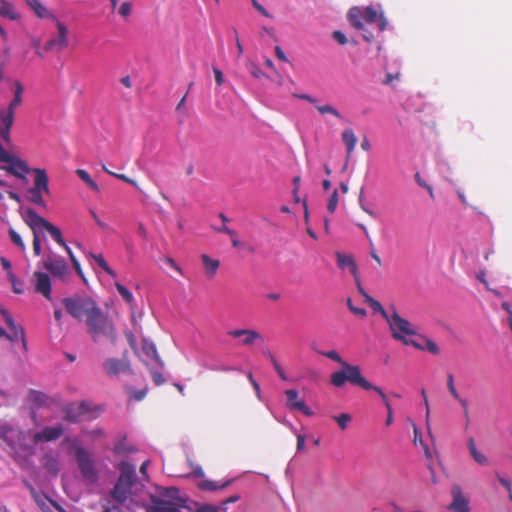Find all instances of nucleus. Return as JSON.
<instances>
[{
    "label": "nucleus",
    "instance_id": "f257e3e1",
    "mask_svg": "<svg viewBox=\"0 0 512 512\" xmlns=\"http://www.w3.org/2000/svg\"><path fill=\"white\" fill-rule=\"evenodd\" d=\"M120 477L112 492V497L119 503H125L128 508L133 505L143 504L138 499V493L142 489V485L136 482V468L128 462H121L119 466Z\"/></svg>",
    "mask_w": 512,
    "mask_h": 512
},
{
    "label": "nucleus",
    "instance_id": "f03ea898",
    "mask_svg": "<svg viewBox=\"0 0 512 512\" xmlns=\"http://www.w3.org/2000/svg\"><path fill=\"white\" fill-rule=\"evenodd\" d=\"M348 18L353 27L357 30L363 31V38L366 41H371L373 35L365 29L364 23H378L380 31H384L388 25L383 12L377 11L375 8L370 6L351 8L348 13Z\"/></svg>",
    "mask_w": 512,
    "mask_h": 512
},
{
    "label": "nucleus",
    "instance_id": "7ed1b4c3",
    "mask_svg": "<svg viewBox=\"0 0 512 512\" xmlns=\"http://www.w3.org/2000/svg\"><path fill=\"white\" fill-rule=\"evenodd\" d=\"M323 356L337 362L342 366V370L335 371L331 374L330 381L335 387H342L346 382L359 386L365 384V378L361 374L360 367L351 365L344 361L335 350L320 352Z\"/></svg>",
    "mask_w": 512,
    "mask_h": 512
},
{
    "label": "nucleus",
    "instance_id": "20e7f679",
    "mask_svg": "<svg viewBox=\"0 0 512 512\" xmlns=\"http://www.w3.org/2000/svg\"><path fill=\"white\" fill-rule=\"evenodd\" d=\"M86 326L87 332L93 341L107 340L111 343L116 341L117 334L114 324L100 308L89 318L86 322Z\"/></svg>",
    "mask_w": 512,
    "mask_h": 512
},
{
    "label": "nucleus",
    "instance_id": "39448f33",
    "mask_svg": "<svg viewBox=\"0 0 512 512\" xmlns=\"http://www.w3.org/2000/svg\"><path fill=\"white\" fill-rule=\"evenodd\" d=\"M150 498L152 504L147 507V512H180L179 507L184 501L176 488H157Z\"/></svg>",
    "mask_w": 512,
    "mask_h": 512
},
{
    "label": "nucleus",
    "instance_id": "423d86ee",
    "mask_svg": "<svg viewBox=\"0 0 512 512\" xmlns=\"http://www.w3.org/2000/svg\"><path fill=\"white\" fill-rule=\"evenodd\" d=\"M386 322L392 338L404 345H409L410 340L417 336L416 325L402 317L394 307L390 308Z\"/></svg>",
    "mask_w": 512,
    "mask_h": 512
},
{
    "label": "nucleus",
    "instance_id": "0eeeda50",
    "mask_svg": "<svg viewBox=\"0 0 512 512\" xmlns=\"http://www.w3.org/2000/svg\"><path fill=\"white\" fill-rule=\"evenodd\" d=\"M23 221L29 226L32 232H40V234L45 238V233H49L51 237L65 249L67 246L64 241L61 231L58 227L54 226L50 222H48L45 218L38 215L34 210L27 209L22 212Z\"/></svg>",
    "mask_w": 512,
    "mask_h": 512
},
{
    "label": "nucleus",
    "instance_id": "6e6552de",
    "mask_svg": "<svg viewBox=\"0 0 512 512\" xmlns=\"http://www.w3.org/2000/svg\"><path fill=\"white\" fill-rule=\"evenodd\" d=\"M63 305L73 318L85 323L99 308L92 298L85 295L65 298Z\"/></svg>",
    "mask_w": 512,
    "mask_h": 512
},
{
    "label": "nucleus",
    "instance_id": "1a4fd4ad",
    "mask_svg": "<svg viewBox=\"0 0 512 512\" xmlns=\"http://www.w3.org/2000/svg\"><path fill=\"white\" fill-rule=\"evenodd\" d=\"M53 22L55 23L57 32L50 40L46 42L44 46L45 51H61L69 46V30L67 25L60 21L58 18Z\"/></svg>",
    "mask_w": 512,
    "mask_h": 512
},
{
    "label": "nucleus",
    "instance_id": "9d476101",
    "mask_svg": "<svg viewBox=\"0 0 512 512\" xmlns=\"http://www.w3.org/2000/svg\"><path fill=\"white\" fill-rule=\"evenodd\" d=\"M76 460L83 478L89 483H95L98 478V472L91 455L84 449H78Z\"/></svg>",
    "mask_w": 512,
    "mask_h": 512
},
{
    "label": "nucleus",
    "instance_id": "9b49d317",
    "mask_svg": "<svg viewBox=\"0 0 512 512\" xmlns=\"http://www.w3.org/2000/svg\"><path fill=\"white\" fill-rule=\"evenodd\" d=\"M43 267L59 278H65L69 273L68 264L63 258L54 254L48 249L47 255L42 260Z\"/></svg>",
    "mask_w": 512,
    "mask_h": 512
},
{
    "label": "nucleus",
    "instance_id": "f8f14e48",
    "mask_svg": "<svg viewBox=\"0 0 512 512\" xmlns=\"http://www.w3.org/2000/svg\"><path fill=\"white\" fill-rule=\"evenodd\" d=\"M6 154L7 157H5L4 159H0V162L6 164L3 168L12 175L21 179L24 184H27L28 180L26 178V175L30 172V168L24 161L13 157L7 150Z\"/></svg>",
    "mask_w": 512,
    "mask_h": 512
},
{
    "label": "nucleus",
    "instance_id": "ddd939ff",
    "mask_svg": "<svg viewBox=\"0 0 512 512\" xmlns=\"http://www.w3.org/2000/svg\"><path fill=\"white\" fill-rule=\"evenodd\" d=\"M14 121L2 109H0V159L7 157L4 144H10V129Z\"/></svg>",
    "mask_w": 512,
    "mask_h": 512
},
{
    "label": "nucleus",
    "instance_id": "4468645a",
    "mask_svg": "<svg viewBox=\"0 0 512 512\" xmlns=\"http://www.w3.org/2000/svg\"><path fill=\"white\" fill-rule=\"evenodd\" d=\"M21 431L12 424L0 420V439L4 440L12 449L20 444Z\"/></svg>",
    "mask_w": 512,
    "mask_h": 512
},
{
    "label": "nucleus",
    "instance_id": "2eb2a0df",
    "mask_svg": "<svg viewBox=\"0 0 512 512\" xmlns=\"http://www.w3.org/2000/svg\"><path fill=\"white\" fill-rule=\"evenodd\" d=\"M228 335L232 338H242L240 344L243 346H252L256 342H263L262 334L252 329H234L228 331Z\"/></svg>",
    "mask_w": 512,
    "mask_h": 512
},
{
    "label": "nucleus",
    "instance_id": "dca6fc26",
    "mask_svg": "<svg viewBox=\"0 0 512 512\" xmlns=\"http://www.w3.org/2000/svg\"><path fill=\"white\" fill-rule=\"evenodd\" d=\"M287 402L286 406L290 410H299L306 416H312L313 411L306 405L304 400L299 399V393L295 389H287L284 392Z\"/></svg>",
    "mask_w": 512,
    "mask_h": 512
},
{
    "label": "nucleus",
    "instance_id": "f3484780",
    "mask_svg": "<svg viewBox=\"0 0 512 512\" xmlns=\"http://www.w3.org/2000/svg\"><path fill=\"white\" fill-rule=\"evenodd\" d=\"M24 91H25V88H24L23 84L19 81H15L13 83V98L9 102L8 106L5 109H2L8 116L11 117V119L13 121H14V116H15L17 109L23 103Z\"/></svg>",
    "mask_w": 512,
    "mask_h": 512
},
{
    "label": "nucleus",
    "instance_id": "a211bd4d",
    "mask_svg": "<svg viewBox=\"0 0 512 512\" xmlns=\"http://www.w3.org/2000/svg\"><path fill=\"white\" fill-rule=\"evenodd\" d=\"M141 355L143 357V361L147 366H159L160 368L163 366L161 359L157 353L156 347L153 342L148 340H143L141 346Z\"/></svg>",
    "mask_w": 512,
    "mask_h": 512
},
{
    "label": "nucleus",
    "instance_id": "6ab92c4d",
    "mask_svg": "<svg viewBox=\"0 0 512 512\" xmlns=\"http://www.w3.org/2000/svg\"><path fill=\"white\" fill-rule=\"evenodd\" d=\"M410 342L408 346H413L417 350L427 351L432 355H438L440 353V348L436 342L418 332L417 336H414Z\"/></svg>",
    "mask_w": 512,
    "mask_h": 512
},
{
    "label": "nucleus",
    "instance_id": "aec40b11",
    "mask_svg": "<svg viewBox=\"0 0 512 512\" xmlns=\"http://www.w3.org/2000/svg\"><path fill=\"white\" fill-rule=\"evenodd\" d=\"M104 369L107 374L117 376L129 372L130 363L125 357L121 359L109 358L104 362Z\"/></svg>",
    "mask_w": 512,
    "mask_h": 512
},
{
    "label": "nucleus",
    "instance_id": "412c9836",
    "mask_svg": "<svg viewBox=\"0 0 512 512\" xmlns=\"http://www.w3.org/2000/svg\"><path fill=\"white\" fill-rule=\"evenodd\" d=\"M359 387L363 388L364 390H372L376 392L379 397L382 400V403L384 404L386 408L387 418H386V425L390 426L393 423V410L391 407V404L384 393L383 389L379 386H376L372 383H370L368 380L365 379V384H360Z\"/></svg>",
    "mask_w": 512,
    "mask_h": 512
},
{
    "label": "nucleus",
    "instance_id": "4be33fe9",
    "mask_svg": "<svg viewBox=\"0 0 512 512\" xmlns=\"http://www.w3.org/2000/svg\"><path fill=\"white\" fill-rule=\"evenodd\" d=\"M35 290L42 294L46 299H51V280L48 274L35 272Z\"/></svg>",
    "mask_w": 512,
    "mask_h": 512
},
{
    "label": "nucleus",
    "instance_id": "5701e85b",
    "mask_svg": "<svg viewBox=\"0 0 512 512\" xmlns=\"http://www.w3.org/2000/svg\"><path fill=\"white\" fill-rule=\"evenodd\" d=\"M453 497L449 509L453 512H469L468 500L463 496L459 486H454L451 490Z\"/></svg>",
    "mask_w": 512,
    "mask_h": 512
},
{
    "label": "nucleus",
    "instance_id": "b1692460",
    "mask_svg": "<svg viewBox=\"0 0 512 512\" xmlns=\"http://www.w3.org/2000/svg\"><path fill=\"white\" fill-rule=\"evenodd\" d=\"M26 5L40 19L56 20V15L50 11L40 0H25Z\"/></svg>",
    "mask_w": 512,
    "mask_h": 512
},
{
    "label": "nucleus",
    "instance_id": "393cba45",
    "mask_svg": "<svg viewBox=\"0 0 512 512\" xmlns=\"http://www.w3.org/2000/svg\"><path fill=\"white\" fill-rule=\"evenodd\" d=\"M63 433L62 426L58 425L55 427H45L42 431L37 432L33 435L35 443L53 441L58 439Z\"/></svg>",
    "mask_w": 512,
    "mask_h": 512
},
{
    "label": "nucleus",
    "instance_id": "a878e982",
    "mask_svg": "<svg viewBox=\"0 0 512 512\" xmlns=\"http://www.w3.org/2000/svg\"><path fill=\"white\" fill-rule=\"evenodd\" d=\"M33 172L35 174V178H34V186L31 189L33 191L41 193V194H48L49 193L48 176H47L45 170L36 168V169H33Z\"/></svg>",
    "mask_w": 512,
    "mask_h": 512
},
{
    "label": "nucleus",
    "instance_id": "bb28decb",
    "mask_svg": "<svg viewBox=\"0 0 512 512\" xmlns=\"http://www.w3.org/2000/svg\"><path fill=\"white\" fill-rule=\"evenodd\" d=\"M0 16L11 21H20L22 18L15 5L7 0L0 2Z\"/></svg>",
    "mask_w": 512,
    "mask_h": 512
},
{
    "label": "nucleus",
    "instance_id": "cd10ccee",
    "mask_svg": "<svg viewBox=\"0 0 512 512\" xmlns=\"http://www.w3.org/2000/svg\"><path fill=\"white\" fill-rule=\"evenodd\" d=\"M467 448L469 450V453H470L472 459L477 464L482 465V466H486L489 464V460H488L487 456L483 452L478 450V448L476 447V443H475V440L473 437H470L467 440Z\"/></svg>",
    "mask_w": 512,
    "mask_h": 512
},
{
    "label": "nucleus",
    "instance_id": "c85d7f7f",
    "mask_svg": "<svg viewBox=\"0 0 512 512\" xmlns=\"http://www.w3.org/2000/svg\"><path fill=\"white\" fill-rule=\"evenodd\" d=\"M201 260H202V264H203V268H204L206 276L209 279L213 278L216 275V273L220 267V261L217 259L211 258L207 254H202Z\"/></svg>",
    "mask_w": 512,
    "mask_h": 512
},
{
    "label": "nucleus",
    "instance_id": "c756f323",
    "mask_svg": "<svg viewBox=\"0 0 512 512\" xmlns=\"http://www.w3.org/2000/svg\"><path fill=\"white\" fill-rule=\"evenodd\" d=\"M336 258L339 268H348L353 276H357L358 269L352 256L338 252L336 253Z\"/></svg>",
    "mask_w": 512,
    "mask_h": 512
},
{
    "label": "nucleus",
    "instance_id": "7c9ffc66",
    "mask_svg": "<svg viewBox=\"0 0 512 512\" xmlns=\"http://www.w3.org/2000/svg\"><path fill=\"white\" fill-rule=\"evenodd\" d=\"M341 140L346 146L347 156L350 157L357 144V137L351 128H346L341 133Z\"/></svg>",
    "mask_w": 512,
    "mask_h": 512
},
{
    "label": "nucleus",
    "instance_id": "2f4dec72",
    "mask_svg": "<svg viewBox=\"0 0 512 512\" xmlns=\"http://www.w3.org/2000/svg\"><path fill=\"white\" fill-rule=\"evenodd\" d=\"M88 411L86 404L76 403L71 404L66 411V418L70 421H78Z\"/></svg>",
    "mask_w": 512,
    "mask_h": 512
},
{
    "label": "nucleus",
    "instance_id": "473e14b6",
    "mask_svg": "<svg viewBox=\"0 0 512 512\" xmlns=\"http://www.w3.org/2000/svg\"><path fill=\"white\" fill-rule=\"evenodd\" d=\"M412 427H413V433H414L413 443L415 445L419 444L423 448L425 457L427 459H431L432 456H433V452L428 447V445L424 443L423 438H422V434H421L419 428L416 426L415 423H412Z\"/></svg>",
    "mask_w": 512,
    "mask_h": 512
},
{
    "label": "nucleus",
    "instance_id": "72a5a7b5",
    "mask_svg": "<svg viewBox=\"0 0 512 512\" xmlns=\"http://www.w3.org/2000/svg\"><path fill=\"white\" fill-rule=\"evenodd\" d=\"M232 483V480H227L223 482L222 484H218V482L211 481V480H202L199 482L198 487L201 490H209V491H216L220 489H224L228 487Z\"/></svg>",
    "mask_w": 512,
    "mask_h": 512
},
{
    "label": "nucleus",
    "instance_id": "f704fd0d",
    "mask_svg": "<svg viewBox=\"0 0 512 512\" xmlns=\"http://www.w3.org/2000/svg\"><path fill=\"white\" fill-rule=\"evenodd\" d=\"M363 295L365 297V301L369 304L371 309L374 312H379L382 315V317L386 320V318L389 316L390 309H388V310L384 309L382 307V305L380 304V302H378L377 300L373 299L368 294L363 293Z\"/></svg>",
    "mask_w": 512,
    "mask_h": 512
},
{
    "label": "nucleus",
    "instance_id": "c9c22d12",
    "mask_svg": "<svg viewBox=\"0 0 512 512\" xmlns=\"http://www.w3.org/2000/svg\"><path fill=\"white\" fill-rule=\"evenodd\" d=\"M454 399L460 404V406L462 408L463 418H464V422H465V428H467L470 425V421H471L470 410H469V401L466 398L461 397L460 394H458V398H454Z\"/></svg>",
    "mask_w": 512,
    "mask_h": 512
},
{
    "label": "nucleus",
    "instance_id": "e433bc0d",
    "mask_svg": "<svg viewBox=\"0 0 512 512\" xmlns=\"http://www.w3.org/2000/svg\"><path fill=\"white\" fill-rule=\"evenodd\" d=\"M8 280L11 283V287L14 293L23 294L24 293V284L21 280H19L12 271L8 273Z\"/></svg>",
    "mask_w": 512,
    "mask_h": 512
},
{
    "label": "nucleus",
    "instance_id": "4c0bfd02",
    "mask_svg": "<svg viewBox=\"0 0 512 512\" xmlns=\"http://www.w3.org/2000/svg\"><path fill=\"white\" fill-rule=\"evenodd\" d=\"M91 257L102 270H104L110 276L116 277L115 271L109 267L108 263L105 261L101 254H91Z\"/></svg>",
    "mask_w": 512,
    "mask_h": 512
},
{
    "label": "nucleus",
    "instance_id": "58836bf2",
    "mask_svg": "<svg viewBox=\"0 0 512 512\" xmlns=\"http://www.w3.org/2000/svg\"><path fill=\"white\" fill-rule=\"evenodd\" d=\"M9 237H10L11 242L15 246H17L21 252L26 251V245H25L21 235L16 230H14L13 228H10L9 229Z\"/></svg>",
    "mask_w": 512,
    "mask_h": 512
},
{
    "label": "nucleus",
    "instance_id": "ea45409f",
    "mask_svg": "<svg viewBox=\"0 0 512 512\" xmlns=\"http://www.w3.org/2000/svg\"><path fill=\"white\" fill-rule=\"evenodd\" d=\"M76 174L84 181L92 190L99 191L98 184L90 177L89 173L83 169H78Z\"/></svg>",
    "mask_w": 512,
    "mask_h": 512
},
{
    "label": "nucleus",
    "instance_id": "a19ab883",
    "mask_svg": "<svg viewBox=\"0 0 512 512\" xmlns=\"http://www.w3.org/2000/svg\"><path fill=\"white\" fill-rule=\"evenodd\" d=\"M316 109L318 110V112L320 114H331V115H333L334 117H336L338 119H342L343 118L342 114L336 108H334L331 105H328V104L317 105Z\"/></svg>",
    "mask_w": 512,
    "mask_h": 512
},
{
    "label": "nucleus",
    "instance_id": "79ce46f5",
    "mask_svg": "<svg viewBox=\"0 0 512 512\" xmlns=\"http://www.w3.org/2000/svg\"><path fill=\"white\" fill-rule=\"evenodd\" d=\"M333 419L336 421L341 430H345L351 423L352 416L348 413H342L338 416H333Z\"/></svg>",
    "mask_w": 512,
    "mask_h": 512
},
{
    "label": "nucleus",
    "instance_id": "37998d69",
    "mask_svg": "<svg viewBox=\"0 0 512 512\" xmlns=\"http://www.w3.org/2000/svg\"><path fill=\"white\" fill-rule=\"evenodd\" d=\"M421 396L423 398V404H424L425 410H426V413H425L426 429H427V433L431 436L432 433H431V427H430V408H429L426 391L424 389L421 390Z\"/></svg>",
    "mask_w": 512,
    "mask_h": 512
},
{
    "label": "nucleus",
    "instance_id": "c03bdc74",
    "mask_svg": "<svg viewBox=\"0 0 512 512\" xmlns=\"http://www.w3.org/2000/svg\"><path fill=\"white\" fill-rule=\"evenodd\" d=\"M338 203H339V194H338V191L335 189L330 197L328 198V201H327V210L329 213H334L337 209V206H338Z\"/></svg>",
    "mask_w": 512,
    "mask_h": 512
},
{
    "label": "nucleus",
    "instance_id": "a18cd8bd",
    "mask_svg": "<svg viewBox=\"0 0 512 512\" xmlns=\"http://www.w3.org/2000/svg\"><path fill=\"white\" fill-rule=\"evenodd\" d=\"M33 233V252L36 256H40L42 253V239L44 238L40 232Z\"/></svg>",
    "mask_w": 512,
    "mask_h": 512
},
{
    "label": "nucleus",
    "instance_id": "49530a36",
    "mask_svg": "<svg viewBox=\"0 0 512 512\" xmlns=\"http://www.w3.org/2000/svg\"><path fill=\"white\" fill-rule=\"evenodd\" d=\"M117 291L122 296V298L128 303L132 304L134 297L133 294L122 284L116 283L115 284Z\"/></svg>",
    "mask_w": 512,
    "mask_h": 512
},
{
    "label": "nucleus",
    "instance_id": "de8ad7c7",
    "mask_svg": "<svg viewBox=\"0 0 512 512\" xmlns=\"http://www.w3.org/2000/svg\"><path fill=\"white\" fill-rule=\"evenodd\" d=\"M43 194L33 191L32 189L28 190V199L40 206H44Z\"/></svg>",
    "mask_w": 512,
    "mask_h": 512
},
{
    "label": "nucleus",
    "instance_id": "09e8293b",
    "mask_svg": "<svg viewBox=\"0 0 512 512\" xmlns=\"http://www.w3.org/2000/svg\"><path fill=\"white\" fill-rule=\"evenodd\" d=\"M102 168H103V170H104L105 172H107L108 174H110V175H112V176H114V177H116V178H118V179H120V180H122V181H124V182H127V183H129V184L133 185V186H134V187H136V188H138L137 183H136L133 179H131V178L127 177L126 175H124V174H117V173L111 172L110 170H108V169L106 168V166H105V165H102Z\"/></svg>",
    "mask_w": 512,
    "mask_h": 512
},
{
    "label": "nucleus",
    "instance_id": "8fccbe9b",
    "mask_svg": "<svg viewBox=\"0 0 512 512\" xmlns=\"http://www.w3.org/2000/svg\"><path fill=\"white\" fill-rule=\"evenodd\" d=\"M0 313L1 315L3 316L4 320H5V323L7 324V326L12 330V331H16V324L12 318V316L9 314V312L6 310V309H1L0 310Z\"/></svg>",
    "mask_w": 512,
    "mask_h": 512
},
{
    "label": "nucleus",
    "instance_id": "3c124183",
    "mask_svg": "<svg viewBox=\"0 0 512 512\" xmlns=\"http://www.w3.org/2000/svg\"><path fill=\"white\" fill-rule=\"evenodd\" d=\"M131 12L132 4L130 2H123L118 9V13L124 18L129 17Z\"/></svg>",
    "mask_w": 512,
    "mask_h": 512
},
{
    "label": "nucleus",
    "instance_id": "603ef678",
    "mask_svg": "<svg viewBox=\"0 0 512 512\" xmlns=\"http://www.w3.org/2000/svg\"><path fill=\"white\" fill-rule=\"evenodd\" d=\"M70 257V260L77 272L78 275H80L81 277L83 276V273H82V269H81V266H80V263L78 262V260L76 259V257L74 256L73 252L71 251V249L69 247H66L65 249Z\"/></svg>",
    "mask_w": 512,
    "mask_h": 512
},
{
    "label": "nucleus",
    "instance_id": "864d4df0",
    "mask_svg": "<svg viewBox=\"0 0 512 512\" xmlns=\"http://www.w3.org/2000/svg\"><path fill=\"white\" fill-rule=\"evenodd\" d=\"M447 387H448V390L451 394V396L453 398H458V391L457 389L455 388V385H454V378H453V375L452 374H449L448 375V379H447Z\"/></svg>",
    "mask_w": 512,
    "mask_h": 512
},
{
    "label": "nucleus",
    "instance_id": "5fc2aeb1",
    "mask_svg": "<svg viewBox=\"0 0 512 512\" xmlns=\"http://www.w3.org/2000/svg\"><path fill=\"white\" fill-rule=\"evenodd\" d=\"M252 5L264 17H272V15L267 11V9L263 5H261L257 0H252Z\"/></svg>",
    "mask_w": 512,
    "mask_h": 512
},
{
    "label": "nucleus",
    "instance_id": "6e6d98bb",
    "mask_svg": "<svg viewBox=\"0 0 512 512\" xmlns=\"http://www.w3.org/2000/svg\"><path fill=\"white\" fill-rule=\"evenodd\" d=\"M150 367H151L152 378H153L155 384L160 385V384L164 383V378H163L162 374L160 372L154 370V368L156 366H150Z\"/></svg>",
    "mask_w": 512,
    "mask_h": 512
},
{
    "label": "nucleus",
    "instance_id": "4d7b16f0",
    "mask_svg": "<svg viewBox=\"0 0 512 512\" xmlns=\"http://www.w3.org/2000/svg\"><path fill=\"white\" fill-rule=\"evenodd\" d=\"M332 37L341 45H345L347 43V38L341 31H334Z\"/></svg>",
    "mask_w": 512,
    "mask_h": 512
},
{
    "label": "nucleus",
    "instance_id": "13d9d810",
    "mask_svg": "<svg viewBox=\"0 0 512 512\" xmlns=\"http://www.w3.org/2000/svg\"><path fill=\"white\" fill-rule=\"evenodd\" d=\"M30 398L32 401H34L38 404H42L44 402L45 395L42 393L36 392V391H32L30 393Z\"/></svg>",
    "mask_w": 512,
    "mask_h": 512
},
{
    "label": "nucleus",
    "instance_id": "bf43d9fd",
    "mask_svg": "<svg viewBox=\"0 0 512 512\" xmlns=\"http://www.w3.org/2000/svg\"><path fill=\"white\" fill-rule=\"evenodd\" d=\"M163 262L165 264H167L169 267H171L172 269H174L175 271H177L178 273H182V270L181 268L176 264V262L170 258V257H165L163 258Z\"/></svg>",
    "mask_w": 512,
    "mask_h": 512
},
{
    "label": "nucleus",
    "instance_id": "052dcab7",
    "mask_svg": "<svg viewBox=\"0 0 512 512\" xmlns=\"http://www.w3.org/2000/svg\"><path fill=\"white\" fill-rule=\"evenodd\" d=\"M348 307L351 310V312H353L354 314L362 316V317L366 316V310L363 308H358V307L353 306L351 303V300H348Z\"/></svg>",
    "mask_w": 512,
    "mask_h": 512
},
{
    "label": "nucleus",
    "instance_id": "680f3d73",
    "mask_svg": "<svg viewBox=\"0 0 512 512\" xmlns=\"http://www.w3.org/2000/svg\"><path fill=\"white\" fill-rule=\"evenodd\" d=\"M499 482L508 490L509 498L512 501V490H511V481L507 478L500 477Z\"/></svg>",
    "mask_w": 512,
    "mask_h": 512
},
{
    "label": "nucleus",
    "instance_id": "e2e57ef3",
    "mask_svg": "<svg viewBox=\"0 0 512 512\" xmlns=\"http://www.w3.org/2000/svg\"><path fill=\"white\" fill-rule=\"evenodd\" d=\"M415 178H416V182H417L420 186H422V187L426 188V189L428 190V192H429L430 196H431V197H433V190H432V187H431V186H429V185H427L424 181H422V179H421V177H420V175H419L418 173L416 174Z\"/></svg>",
    "mask_w": 512,
    "mask_h": 512
},
{
    "label": "nucleus",
    "instance_id": "0e129e2a",
    "mask_svg": "<svg viewBox=\"0 0 512 512\" xmlns=\"http://www.w3.org/2000/svg\"><path fill=\"white\" fill-rule=\"evenodd\" d=\"M197 512H219V509L213 505H203L198 508Z\"/></svg>",
    "mask_w": 512,
    "mask_h": 512
},
{
    "label": "nucleus",
    "instance_id": "69168bd1",
    "mask_svg": "<svg viewBox=\"0 0 512 512\" xmlns=\"http://www.w3.org/2000/svg\"><path fill=\"white\" fill-rule=\"evenodd\" d=\"M31 45L33 46V48L35 49V52L38 56L42 57V53L40 52L39 48H40V39L38 38H35L33 37L31 39Z\"/></svg>",
    "mask_w": 512,
    "mask_h": 512
},
{
    "label": "nucleus",
    "instance_id": "338daca9",
    "mask_svg": "<svg viewBox=\"0 0 512 512\" xmlns=\"http://www.w3.org/2000/svg\"><path fill=\"white\" fill-rule=\"evenodd\" d=\"M213 72L215 75V80L218 85H221L224 81L223 73L218 68H213Z\"/></svg>",
    "mask_w": 512,
    "mask_h": 512
},
{
    "label": "nucleus",
    "instance_id": "774afa93",
    "mask_svg": "<svg viewBox=\"0 0 512 512\" xmlns=\"http://www.w3.org/2000/svg\"><path fill=\"white\" fill-rule=\"evenodd\" d=\"M297 436V450L301 451L305 447V436L302 434H296Z\"/></svg>",
    "mask_w": 512,
    "mask_h": 512
}]
</instances>
